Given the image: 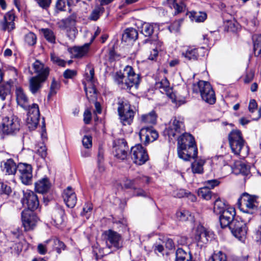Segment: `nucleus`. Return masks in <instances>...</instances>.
I'll return each mask as SVG.
<instances>
[{"mask_svg": "<svg viewBox=\"0 0 261 261\" xmlns=\"http://www.w3.org/2000/svg\"><path fill=\"white\" fill-rule=\"evenodd\" d=\"M115 80L119 86L124 89H130L133 86H138L140 79L139 74H136L133 67L126 66L123 71L117 72Z\"/></svg>", "mask_w": 261, "mask_h": 261, "instance_id": "obj_1", "label": "nucleus"}, {"mask_svg": "<svg viewBox=\"0 0 261 261\" xmlns=\"http://www.w3.org/2000/svg\"><path fill=\"white\" fill-rule=\"evenodd\" d=\"M237 204L241 211L253 215L258 208L261 207V197L245 192L239 198Z\"/></svg>", "mask_w": 261, "mask_h": 261, "instance_id": "obj_2", "label": "nucleus"}, {"mask_svg": "<svg viewBox=\"0 0 261 261\" xmlns=\"http://www.w3.org/2000/svg\"><path fill=\"white\" fill-rule=\"evenodd\" d=\"M193 92L199 93L202 99L205 102L213 105L216 102L215 92L210 83L200 81L193 85Z\"/></svg>", "mask_w": 261, "mask_h": 261, "instance_id": "obj_3", "label": "nucleus"}, {"mask_svg": "<svg viewBox=\"0 0 261 261\" xmlns=\"http://www.w3.org/2000/svg\"><path fill=\"white\" fill-rule=\"evenodd\" d=\"M228 141L232 151L236 155H244L248 150L245 147V140L242 133L238 129H233L228 135Z\"/></svg>", "mask_w": 261, "mask_h": 261, "instance_id": "obj_4", "label": "nucleus"}, {"mask_svg": "<svg viewBox=\"0 0 261 261\" xmlns=\"http://www.w3.org/2000/svg\"><path fill=\"white\" fill-rule=\"evenodd\" d=\"M118 112L123 125L130 124L134 119L135 112L129 102L125 99H120L118 102Z\"/></svg>", "mask_w": 261, "mask_h": 261, "instance_id": "obj_5", "label": "nucleus"}, {"mask_svg": "<svg viewBox=\"0 0 261 261\" xmlns=\"http://www.w3.org/2000/svg\"><path fill=\"white\" fill-rule=\"evenodd\" d=\"M186 147H189L190 153L195 154L196 151V145L194 137L190 134L184 133L181 135L177 140V154L182 156L184 154L182 151L185 150Z\"/></svg>", "mask_w": 261, "mask_h": 261, "instance_id": "obj_6", "label": "nucleus"}, {"mask_svg": "<svg viewBox=\"0 0 261 261\" xmlns=\"http://www.w3.org/2000/svg\"><path fill=\"white\" fill-rule=\"evenodd\" d=\"M19 119L14 115L4 117L0 122V128L6 134L15 133L19 130Z\"/></svg>", "mask_w": 261, "mask_h": 261, "instance_id": "obj_7", "label": "nucleus"}, {"mask_svg": "<svg viewBox=\"0 0 261 261\" xmlns=\"http://www.w3.org/2000/svg\"><path fill=\"white\" fill-rule=\"evenodd\" d=\"M233 236L241 242L246 238L247 228L246 224L240 218L236 217L228 226Z\"/></svg>", "mask_w": 261, "mask_h": 261, "instance_id": "obj_8", "label": "nucleus"}, {"mask_svg": "<svg viewBox=\"0 0 261 261\" xmlns=\"http://www.w3.org/2000/svg\"><path fill=\"white\" fill-rule=\"evenodd\" d=\"M105 239L107 246L109 248L119 249L123 246V239L120 234L112 229L104 232Z\"/></svg>", "mask_w": 261, "mask_h": 261, "instance_id": "obj_9", "label": "nucleus"}, {"mask_svg": "<svg viewBox=\"0 0 261 261\" xmlns=\"http://www.w3.org/2000/svg\"><path fill=\"white\" fill-rule=\"evenodd\" d=\"M38 218L34 212L24 210L21 212V221L25 231L33 230L37 226Z\"/></svg>", "mask_w": 261, "mask_h": 261, "instance_id": "obj_10", "label": "nucleus"}, {"mask_svg": "<svg viewBox=\"0 0 261 261\" xmlns=\"http://www.w3.org/2000/svg\"><path fill=\"white\" fill-rule=\"evenodd\" d=\"M18 172L22 183L30 185L33 182V168L32 165L27 163H19L17 165Z\"/></svg>", "mask_w": 261, "mask_h": 261, "instance_id": "obj_11", "label": "nucleus"}, {"mask_svg": "<svg viewBox=\"0 0 261 261\" xmlns=\"http://www.w3.org/2000/svg\"><path fill=\"white\" fill-rule=\"evenodd\" d=\"M26 110L28 111L27 119V125L30 129H34L38 125L39 121V106L36 103H33L31 106L29 105Z\"/></svg>", "mask_w": 261, "mask_h": 261, "instance_id": "obj_12", "label": "nucleus"}, {"mask_svg": "<svg viewBox=\"0 0 261 261\" xmlns=\"http://www.w3.org/2000/svg\"><path fill=\"white\" fill-rule=\"evenodd\" d=\"M23 196L21 200L22 204L34 212L39 205V202L37 195L33 191L27 190L23 191Z\"/></svg>", "mask_w": 261, "mask_h": 261, "instance_id": "obj_13", "label": "nucleus"}, {"mask_svg": "<svg viewBox=\"0 0 261 261\" xmlns=\"http://www.w3.org/2000/svg\"><path fill=\"white\" fill-rule=\"evenodd\" d=\"M130 153L134 163L138 165L144 164L148 160L146 150L141 144L132 147Z\"/></svg>", "mask_w": 261, "mask_h": 261, "instance_id": "obj_14", "label": "nucleus"}, {"mask_svg": "<svg viewBox=\"0 0 261 261\" xmlns=\"http://www.w3.org/2000/svg\"><path fill=\"white\" fill-rule=\"evenodd\" d=\"M184 119L180 117H174L171 120L167 129L169 137H175L184 130Z\"/></svg>", "mask_w": 261, "mask_h": 261, "instance_id": "obj_15", "label": "nucleus"}, {"mask_svg": "<svg viewBox=\"0 0 261 261\" xmlns=\"http://www.w3.org/2000/svg\"><path fill=\"white\" fill-rule=\"evenodd\" d=\"M139 137L141 142L145 145L153 142L159 137L158 132L151 127H146L141 129Z\"/></svg>", "mask_w": 261, "mask_h": 261, "instance_id": "obj_16", "label": "nucleus"}, {"mask_svg": "<svg viewBox=\"0 0 261 261\" xmlns=\"http://www.w3.org/2000/svg\"><path fill=\"white\" fill-rule=\"evenodd\" d=\"M209 238L210 232L203 226H197L194 235V240L197 243V245L201 248L208 242Z\"/></svg>", "mask_w": 261, "mask_h": 261, "instance_id": "obj_17", "label": "nucleus"}, {"mask_svg": "<svg viewBox=\"0 0 261 261\" xmlns=\"http://www.w3.org/2000/svg\"><path fill=\"white\" fill-rule=\"evenodd\" d=\"M220 223L222 228L229 226L233 220L236 216V210L232 207L226 208L224 211L220 214Z\"/></svg>", "mask_w": 261, "mask_h": 261, "instance_id": "obj_18", "label": "nucleus"}, {"mask_svg": "<svg viewBox=\"0 0 261 261\" xmlns=\"http://www.w3.org/2000/svg\"><path fill=\"white\" fill-rule=\"evenodd\" d=\"M45 76H34L29 80V89L31 93L35 94L38 92L42 87L43 83L46 80L47 72L45 73Z\"/></svg>", "mask_w": 261, "mask_h": 261, "instance_id": "obj_19", "label": "nucleus"}, {"mask_svg": "<svg viewBox=\"0 0 261 261\" xmlns=\"http://www.w3.org/2000/svg\"><path fill=\"white\" fill-rule=\"evenodd\" d=\"M156 88L161 89L162 93H165L169 98H172L175 101V94L172 91L170 83L166 77H164L160 81L156 82Z\"/></svg>", "mask_w": 261, "mask_h": 261, "instance_id": "obj_20", "label": "nucleus"}, {"mask_svg": "<svg viewBox=\"0 0 261 261\" xmlns=\"http://www.w3.org/2000/svg\"><path fill=\"white\" fill-rule=\"evenodd\" d=\"M150 178L148 176L139 175L133 179L126 178L124 183V186L126 189H132L136 186H141L144 183H148Z\"/></svg>", "mask_w": 261, "mask_h": 261, "instance_id": "obj_21", "label": "nucleus"}, {"mask_svg": "<svg viewBox=\"0 0 261 261\" xmlns=\"http://www.w3.org/2000/svg\"><path fill=\"white\" fill-rule=\"evenodd\" d=\"M15 16L11 12H8L4 17L3 21H0V28L3 31L10 32L14 29V20Z\"/></svg>", "mask_w": 261, "mask_h": 261, "instance_id": "obj_22", "label": "nucleus"}, {"mask_svg": "<svg viewBox=\"0 0 261 261\" xmlns=\"http://www.w3.org/2000/svg\"><path fill=\"white\" fill-rule=\"evenodd\" d=\"M63 197L68 207L72 208L75 205L77 198L75 192L71 187H68L64 191Z\"/></svg>", "mask_w": 261, "mask_h": 261, "instance_id": "obj_23", "label": "nucleus"}, {"mask_svg": "<svg viewBox=\"0 0 261 261\" xmlns=\"http://www.w3.org/2000/svg\"><path fill=\"white\" fill-rule=\"evenodd\" d=\"M16 101L19 106L24 109H27L29 106V99L27 94L21 88L16 89Z\"/></svg>", "mask_w": 261, "mask_h": 261, "instance_id": "obj_24", "label": "nucleus"}, {"mask_svg": "<svg viewBox=\"0 0 261 261\" xmlns=\"http://www.w3.org/2000/svg\"><path fill=\"white\" fill-rule=\"evenodd\" d=\"M181 56L189 61H195L199 57L197 48L191 46L183 48L181 50Z\"/></svg>", "mask_w": 261, "mask_h": 261, "instance_id": "obj_25", "label": "nucleus"}, {"mask_svg": "<svg viewBox=\"0 0 261 261\" xmlns=\"http://www.w3.org/2000/svg\"><path fill=\"white\" fill-rule=\"evenodd\" d=\"M64 210L60 207L56 208L53 212L52 219L54 224L58 227L64 222Z\"/></svg>", "mask_w": 261, "mask_h": 261, "instance_id": "obj_26", "label": "nucleus"}, {"mask_svg": "<svg viewBox=\"0 0 261 261\" xmlns=\"http://www.w3.org/2000/svg\"><path fill=\"white\" fill-rule=\"evenodd\" d=\"M89 45V43H86L81 46H74L71 49V54L75 58H81L88 53Z\"/></svg>", "mask_w": 261, "mask_h": 261, "instance_id": "obj_27", "label": "nucleus"}, {"mask_svg": "<svg viewBox=\"0 0 261 261\" xmlns=\"http://www.w3.org/2000/svg\"><path fill=\"white\" fill-rule=\"evenodd\" d=\"M83 84L84 85V90L88 100L90 102L96 100L97 91L94 84H87L86 82H83Z\"/></svg>", "mask_w": 261, "mask_h": 261, "instance_id": "obj_28", "label": "nucleus"}, {"mask_svg": "<svg viewBox=\"0 0 261 261\" xmlns=\"http://www.w3.org/2000/svg\"><path fill=\"white\" fill-rule=\"evenodd\" d=\"M36 191L39 193H46L50 188V183L47 177L39 180L35 184Z\"/></svg>", "mask_w": 261, "mask_h": 261, "instance_id": "obj_29", "label": "nucleus"}, {"mask_svg": "<svg viewBox=\"0 0 261 261\" xmlns=\"http://www.w3.org/2000/svg\"><path fill=\"white\" fill-rule=\"evenodd\" d=\"M232 170L236 174L247 175L250 173L249 168L244 163L240 161L234 162Z\"/></svg>", "mask_w": 261, "mask_h": 261, "instance_id": "obj_30", "label": "nucleus"}, {"mask_svg": "<svg viewBox=\"0 0 261 261\" xmlns=\"http://www.w3.org/2000/svg\"><path fill=\"white\" fill-rule=\"evenodd\" d=\"M33 68L34 70V73L37 74L36 76L41 77L45 76V73L47 72L46 77L49 75V70L48 67H45L44 64L39 60H36L33 64Z\"/></svg>", "mask_w": 261, "mask_h": 261, "instance_id": "obj_31", "label": "nucleus"}, {"mask_svg": "<svg viewBox=\"0 0 261 261\" xmlns=\"http://www.w3.org/2000/svg\"><path fill=\"white\" fill-rule=\"evenodd\" d=\"M119 143H121V145L115 149V155L118 159L123 160L127 156V143L123 139L119 140Z\"/></svg>", "mask_w": 261, "mask_h": 261, "instance_id": "obj_32", "label": "nucleus"}, {"mask_svg": "<svg viewBox=\"0 0 261 261\" xmlns=\"http://www.w3.org/2000/svg\"><path fill=\"white\" fill-rule=\"evenodd\" d=\"M12 84L13 82L11 81L6 83H0V98L2 100H5L7 97L10 95Z\"/></svg>", "mask_w": 261, "mask_h": 261, "instance_id": "obj_33", "label": "nucleus"}, {"mask_svg": "<svg viewBox=\"0 0 261 261\" xmlns=\"http://www.w3.org/2000/svg\"><path fill=\"white\" fill-rule=\"evenodd\" d=\"M3 170L5 173L8 175L14 174L17 169V166L12 159L7 160L2 165Z\"/></svg>", "mask_w": 261, "mask_h": 261, "instance_id": "obj_34", "label": "nucleus"}, {"mask_svg": "<svg viewBox=\"0 0 261 261\" xmlns=\"http://www.w3.org/2000/svg\"><path fill=\"white\" fill-rule=\"evenodd\" d=\"M76 19L75 14H72L68 18L61 20L59 22V26L61 28L66 29L70 28L75 25Z\"/></svg>", "mask_w": 261, "mask_h": 261, "instance_id": "obj_35", "label": "nucleus"}, {"mask_svg": "<svg viewBox=\"0 0 261 261\" xmlns=\"http://www.w3.org/2000/svg\"><path fill=\"white\" fill-rule=\"evenodd\" d=\"M205 164V161L202 159H197L192 163L191 168L194 173L201 174L203 172V166Z\"/></svg>", "mask_w": 261, "mask_h": 261, "instance_id": "obj_36", "label": "nucleus"}, {"mask_svg": "<svg viewBox=\"0 0 261 261\" xmlns=\"http://www.w3.org/2000/svg\"><path fill=\"white\" fill-rule=\"evenodd\" d=\"M192 260V254L186 252L182 248H178L176 251V261L190 260Z\"/></svg>", "mask_w": 261, "mask_h": 261, "instance_id": "obj_37", "label": "nucleus"}, {"mask_svg": "<svg viewBox=\"0 0 261 261\" xmlns=\"http://www.w3.org/2000/svg\"><path fill=\"white\" fill-rule=\"evenodd\" d=\"M198 194L199 197H201L207 200L211 199L213 198H216V195L215 194H212L210 189L205 186L198 190Z\"/></svg>", "mask_w": 261, "mask_h": 261, "instance_id": "obj_38", "label": "nucleus"}, {"mask_svg": "<svg viewBox=\"0 0 261 261\" xmlns=\"http://www.w3.org/2000/svg\"><path fill=\"white\" fill-rule=\"evenodd\" d=\"M156 121V115L154 111L141 116V122L145 124H154Z\"/></svg>", "mask_w": 261, "mask_h": 261, "instance_id": "obj_39", "label": "nucleus"}, {"mask_svg": "<svg viewBox=\"0 0 261 261\" xmlns=\"http://www.w3.org/2000/svg\"><path fill=\"white\" fill-rule=\"evenodd\" d=\"M177 218L181 221H193V217L191 213L185 209H180L176 212Z\"/></svg>", "mask_w": 261, "mask_h": 261, "instance_id": "obj_40", "label": "nucleus"}, {"mask_svg": "<svg viewBox=\"0 0 261 261\" xmlns=\"http://www.w3.org/2000/svg\"><path fill=\"white\" fill-rule=\"evenodd\" d=\"M214 205V212L218 215H220L226 209L225 203L222 201L219 198H215Z\"/></svg>", "mask_w": 261, "mask_h": 261, "instance_id": "obj_41", "label": "nucleus"}, {"mask_svg": "<svg viewBox=\"0 0 261 261\" xmlns=\"http://www.w3.org/2000/svg\"><path fill=\"white\" fill-rule=\"evenodd\" d=\"M41 32L46 40L51 43H56V36L52 30L49 29H42Z\"/></svg>", "mask_w": 261, "mask_h": 261, "instance_id": "obj_42", "label": "nucleus"}, {"mask_svg": "<svg viewBox=\"0 0 261 261\" xmlns=\"http://www.w3.org/2000/svg\"><path fill=\"white\" fill-rule=\"evenodd\" d=\"M254 40V51L255 55L259 56L261 54V34L253 36Z\"/></svg>", "mask_w": 261, "mask_h": 261, "instance_id": "obj_43", "label": "nucleus"}, {"mask_svg": "<svg viewBox=\"0 0 261 261\" xmlns=\"http://www.w3.org/2000/svg\"><path fill=\"white\" fill-rule=\"evenodd\" d=\"M190 17L192 21L197 22H203L206 18V14L202 12H193L191 13Z\"/></svg>", "mask_w": 261, "mask_h": 261, "instance_id": "obj_44", "label": "nucleus"}, {"mask_svg": "<svg viewBox=\"0 0 261 261\" xmlns=\"http://www.w3.org/2000/svg\"><path fill=\"white\" fill-rule=\"evenodd\" d=\"M138 33L137 31L134 28H128L125 30L123 35V38H126L129 40H136L138 38Z\"/></svg>", "mask_w": 261, "mask_h": 261, "instance_id": "obj_45", "label": "nucleus"}, {"mask_svg": "<svg viewBox=\"0 0 261 261\" xmlns=\"http://www.w3.org/2000/svg\"><path fill=\"white\" fill-rule=\"evenodd\" d=\"M154 31V25L152 24L145 22L141 27V32L146 37L150 36Z\"/></svg>", "mask_w": 261, "mask_h": 261, "instance_id": "obj_46", "label": "nucleus"}, {"mask_svg": "<svg viewBox=\"0 0 261 261\" xmlns=\"http://www.w3.org/2000/svg\"><path fill=\"white\" fill-rule=\"evenodd\" d=\"M61 84L59 81H56L53 78L50 86V90L48 95V97H50L56 94L57 91L60 88Z\"/></svg>", "mask_w": 261, "mask_h": 261, "instance_id": "obj_47", "label": "nucleus"}, {"mask_svg": "<svg viewBox=\"0 0 261 261\" xmlns=\"http://www.w3.org/2000/svg\"><path fill=\"white\" fill-rule=\"evenodd\" d=\"M189 150V147H186L185 150L182 151L184 152V154L182 155V156H180L179 154H178V156L181 159H182L184 161H189L191 159H195L197 156V148H196V151H195V154H193L192 152L191 153H190Z\"/></svg>", "mask_w": 261, "mask_h": 261, "instance_id": "obj_48", "label": "nucleus"}, {"mask_svg": "<svg viewBox=\"0 0 261 261\" xmlns=\"http://www.w3.org/2000/svg\"><path fill=\"white\" fill-rule=\"evenodd\" d=\"M53 243L54 250L59 254L61 253L62 250H64L65 249V245L63 242L61 241L58 239H54L53 240Z\"/></svg>", "mask_w": 261, "mask_h": 261, "instance_id": "obj_49", "label": "nucleus"}, {"mask_svg": "<svg viewBox=\"0 0 261 261\" xmlns=\"http://www.w3.org/2000/svg\"><path fill=\"white\" fill-rule=\"evenodd\" d=\"M25 42L30 46H33L36 43L37 36L33 32H29L25 35Z\"/></svg>", "mask_w": 261, "mask_h": 261, "instance_id": "obj_50", "label": "nucleus"}, {"mask_svg": "<svg viewBox=\"0 0 261 261\" xmlns=\"http://www.w3.org/2000/svg\"><path fill=\"white\" fill-rule=\"evenodd\" d=\"M73 4V0H58L56 3V7L60 11H64L66 5L70 6Z\"/></svg>", "mask_w": 261, "mask_h": 261, "instance_id": "obj_51", "label": "nucleus"}, {"mask_svg": "<svg viewBox=\"0 0 261 261\" xmlns=\"http://www.w3.org/2000/svg\"><path fill=\"white\" fill-rule=\"evenodd\" d=\"M92 204L90 202L86 203L83 208V212L81 213L82 216H85L86 218H89L90 216L91 211L92 210Z\"/></svg>", "mask_w": 261, "mask_h": 261, "instance_id": "obj_52", "label": "nucleus"}, {"mask_svg": "<svg viewBox=\"0 0 261 261\" xmlns=\"http://www.w3.org/2000/svg\"><path fill=\"white\" fill-rule=\"evenodd\" d=\"M209 261H226V256L221 251L214 254Z\"/></svg>", "mask_w": 261, "mask_h": 261, "instance_id": "obj_53", "label": "nucleus"}, {"mask_svg": "<svg viewBox=\"0 0 261 261\" xmlns=\"http://www.w3.org/2000/svg\"><path fill=\"white\" fill-rule=\"evenodd\" d=\"M173 7L175 10V13H179L185 11L186 6L183 2L177 3L175 2V0H173Z\"/></svg>", "mask_w": 261, "mask_h": 261, "instance_id": "obj_54", "label": "nucleus"}, {"mask_svg": "<svg viewBox=\"0 0 261 261\" xmlns=\"http://www.w3.org/2000/svg\"><path fill=\"white\" fill-rule=\"evenodd\" d=\"M94 70L89 67V74L86 73L85 81L87 84H93L94 82Z\"/></svg>", "mask_w": 261, "mask_h": 261, "instance_id": "obj_55", "label": "nucleus"}, {"mask_svg": "<svg viewBox=\"0 0 261 261\" xmlns=\"http://www.w3.org/2000/svg\"><path fill=\"white\" fill-rule=\"evenodd\" d=\"M83 145L86 148H89L92 146V137L90 136H85L82 140Z\"/></svg>", "mask_w": 261, "mask_h": 261, "instance_id": "obj_56", "label": "nucleus"}, {"mask_svg": "<svg viewBox=\"0 0 261 261\" xmlns=\"http://www.w3.org/2000/svg\"><path fill=\"white\" fill-rule=\"evenodd\" d=\"M11 192V188L2 182H0V195L6 194L9 195Z\"/></svg>", "mask_w": 261, "mask_h": 261, "instance_id": "obj_57", "label": "nucleus"}, {"mask_svg": "<svg viewBox=\"0 0 261 261\" xmlns=\"http://www.w3.org/2000/svg\"><path fill=\"white\" fill-rule=\"evenodd\" d=\"M180 27V23L179 21L173 22L169 27V30L170 32H177L179 31Z\"/></svg>", "mask_w": 261, "mask_h": 261, "instance_id": "obj_58", "label": "nucleus"}, {"mask_svg": "<svg viewBox=\"0 0 261 261\" xmlns=\"http://www.w3.org/2000/svg\"><path fill=\"white\" fill-rule=\"evenodd\" d=\"M220 181L217 179L208 180L204 182V185L208 189H213L219 185Z\"/></svg>", "mask_w": 261, "mask_h": 261, "instance_id": "obj_59", "label": "nucleus"}, {"mask_svg": "<svg viewBox=\"0 0 261 261\" xmlns=\"http://www.w3.org/2000/svg\"><path fill=\"white\" fill-rule=\"evenodd\" d=\"M133 196H141L146 197V192L141 188H137V186L133 189Z\"/></svg>", "mask_w": 261, "mask_h": 261, "instance_id": "obj_60", "label": "nucleus"}, {"mask_svg": "<svg viewBox=\"0 0 261 261\" xmlns=\"http://www.w3.org/2000/svg\"><path fill=\"white\" fill-rule=\"evenodd\" d=\"M188 193L184 189H179L174 191L173 193V195L174 197H176L177 198H182L185 196H187Z\"/></svg>", "mask_w": 261, "mask_h": 261, "instance_id": "obj_61", "label": "nucleus"}, {"mask_svg": "<svg viewBox=\"0 0 261 261\" xmlns=\"http://www.w3.org/2000/svg\"><path fill=\"white\" fill-rule=\"evenodd\" d=\"M51 60L54 63H56L61 66H65L66 64V63L64 60L60 59L58 57L54 55H51Z\"/></svg>", "mask_w": 261, "mask_h": 261, "instance_id": "obj_62", "label": "nucleus"}, {"mask_svg": "<svg viewBox=\"0 0 261 261\" xmlns=\"http://www.w3.org/2000/svg\"><path fill=\"white\" fill-rule=\"evenodd\" d=\"M254 76V71L251 70L248 71L246 75V76L244 79V82L245 83H249L252 81Z\"/></svg>", "mask_w": 261, "mask_h": 261, "instance_id": "obj_63", "label": "nucleus"}, {"mask_svg": "<svg viewBox=\"0 0 261 261\" xmlns=\"http://www.w3.org/2000/svg\"><path fill=\"white\" fill-rule=\"evenodd\" d=\"M91 120V111L87 109L84 113V121L86 124H89Z\"/></svg>", "mask_w": 261, "mask_h": 261, "instance_id": "obj_64", "label": "nucleus"}]
</instances>
